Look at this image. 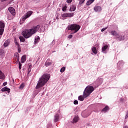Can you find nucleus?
<instances>
[{"label":"nucleus","instance_id":"f257e3e1","mask_svg":"<svg viewBox=\"0 0 128 128\" xmlns=\"http://www.w3.org/2000/svg\"><path fill=\"white\" fill-rule=\"evenodd\" d=\"M40 26L37 25L36 26H34L31 29L25 30L22 32V36H23L24 38H29L32 34H34L36 32H37L38 30H40Z\"/></svg>","mask_w":128,"mask_h":128},{"label":"nucleus","instance_id":"f03ea898","mask_svg":"<svg viewBox=\"0 0 128 128\" xmlns=\"http://www.w3.org/2000/svg\"><path fill=\"white\" fill-rule=\"evenodd\" d=\"M50 75L48 74H43L41 78H40L36 86V90H38L40 88H42V86H44L50 80Z\"/></svg>","mask_w":128,"mask_h":128},{"label":"nucleus","instance_id":"7ed1b4c3","mask_svg":"<svg viewBox=\"0 0 128 128\" xmlns=\"http://www.w3.org/2000/svg\"><path fill=\"white\" fill-rule=\"evenodd\" d=\"M80 26L76 24H70L68 26V30L74 31V34L78 32V30H80Z\"/></svg>","mask_w":128,"mask_h":128},{"label":"nucleus","instance_id":"20e7f679","mask_svg":"<svg viewBox=\"0 0 128 128\" xmlns=\"http://www.w3.org/2000/svg\"><path fill=\"white\" fill-rule=\"evenodd\" d=\"M93 90H94V88L92 86H88L84 92V97L88 98L90 94H92Z\"/></svg>","mask_w":128,"mask_h":128},{"label":"nucleus","instance_id":"39448f33","mask_svg":"<svg viewBox=\"0 0 128 128\" xmlns=\"http://www.w3.org/2000/svg\"><path fill=\"white\" fill-rule=\"evenodd\" d=\"M31 14H32V11H29L26 14H25L22 18V20L23 22L24 20H26V18H30V16Z\"/></svg>","mask_w":128,"mask_h":128},{"label":"nucleus","instance_id":"423d86ee","mask_svg":"<svg viewBox=\"0 0 128 128\" xmlns=\"http://www.w3.org/2000/svg\"><path fill=\"white\" fill-rule=\"evenodd\" d=\"M8 10L12 16H15L16 15V10H14V8L9 7Z\"/></svg>","mask_w":128,"mask_h":128},{"label":"nucleus","instance_id":"0eeeda50","mask_svg":"<svg viewBox=\"0 0 128 128\" xmlns=\"http://www.w3.org/2000/svg\"><path fill=\"white\" fill-rule=\"evenodd\" d=\"M94 12H102V6H96L94 7Z\"/></svg>","mask_w":128,"mask_h":128},{"label":"nucleus","instance_id":"6e6552de","mask_svg":"<svg viewBox=\"0 0 128 128\" xmlns=\"http://www.w3.org/2000/svg\"><path fill=\"white\" fill-rule=\"evenodd\" d=\"M2 92H8V94H10V89L9 88H7L6 86H5L4 88H3L2 90H1Z\"/></svg>","mask_w":128,"mask_h":128},{"label":"nucleus","instance_id":"1a4fd4ad","mask_svg":"<svg viewBox=\"0 0 128 128\" xmlns=\"http://www.w3.org/2000/svg\"><path fill=\"white\" fill-rule=\"evenodd\" d=\"M110 34H111L112 36H116V38H117V36H118V32H116V30L111 31Z\"/></svg>","mask_w":128,"mask_h":128},{"label":"nucleus","instance_id":"9d476101","mask_svg":"<svg viewBox=\"0 0 128 128\" xmlns=\"http://www.w3.org/2000/svg\"><path fill=\"white\" fill-rule=\"evenodd\" d=\"M76 8V5L73 4L70 6V12H74Z\"/></svg>","mask_w":128,"mask_h":128},{"label":"nucleus","instance_id":"9b49d317","mask_svg":"<svg viewBox=\"0 0 128 128\" xmlns=\"http://www.w3.org/2000/svg\"><path fill=\"white\" fill-rule=\"evenodd\" d=\"M60 120V115L58 114H56L54 116V122H56Z\"/></svg>","mask_w":128,"mask_h":128},{"label":"nucleus","instance_id":"f8f14e48","mask_svg":"<svg viewBox=\"0 0 128 128\" xmlns=\"http://www.w3.org/2000/svg\"><path fill=\"white\" fill-rule=\"evenodd\" d=\"M110 110V107L108 106H106L102 110V112H108V110Z\"/></svg>","mask_w":128,"mask_h":128},{"label":"nucleus","instance_id":"ddd939ff","mask_svg":"<svg viewBox=\"0 0 128 128\" xmlns=\"http://www.w3.org/2000/svg\"><path fill=\"white\" fill-rule=\"evenodd\" d=\"M116 38H118V40L120 41V40H124V36H122L118 34V36H117V37H116Z\"/></svg>","mask_w":128,"mask_h":128},{"label":"nucleus","instance_id":"4468645a","mask_svg":"<svg viewBox=\"0 0 128 128\" xmlns=\"http://www.w3.org/2000/svg\"><path fill=\"white\" fill-rule=\"evenodd\" d=\"M0 29L4 30V22L0 21Z\"/></svg>","mask_w":128,"mask_h":128},{"label":"nucleus","instance_id":"2eb2a0df","mask_svg":"<svg viewBox=\"0 0 128 128\" xmlns=\"http://www.w3.org/2000/svg\"><path fill=\"white\" fill-rule=\"evenodd\" d=\"M4 74L2 70H0V80H4Z\"/></svg>","mask_w":128,"mask_h":128},{"label":"nucleus","instance_id":"dca6fc26","mask_svg":"<svg viewBox=\"0 0 128 128\" xmlns=\"http://www.w3.org/2000/svg\"><path fill=\"white\" fill-rule=\"evenodd\" d=\"M51 64H52V62H48V60H46L44 64V65L46 66H51Z\"/></svg>","mask_w":128,"mask_h":128},{"label":"nucleus","instance_id":"f3484780","mask_svg":"<svg viewBox=\"0 0 128 128\" xmlns=\"http://www.w3.org/2000/svg\"><path fill=\"white\" fill-rule=\"evenodd\" d=\"M26 56H23L22 57V58H21V62H22V64H24V62L26 60Z\"/></svg>","mask_w":128,"mask_h":128},{"label":"nucleus","instance_id":"a211bd4d","mask_svg":"<svg viewBox=\"0 0 128 128\" xmlns=\"http://www.w3.org/2000/svg\"><path fill=\"white\" fill-rule=\"evenodd\" d=\"M94 2V0H89L86 2V5L90 6V4H92Z\"/></svg>","mask_w":128,"mask_h":128},{"label":"nucleus","instance_id":"6ab92c4d","mask_svg":"<svg viewBox=\"0 0 128 128\" xmlns=\"http://www.w3.org/2000/svg\"><path fill=\"white\" fill-rule=\"evenodd\" d=\"M102 82H103V80H102V78H98L97 80H96V82H99L98 83V84H102Z\"/></svg>","mask_w":128,"mask_h":128},{"label":"nucleus","instance_id":"aec40b11","mask_svg":"<svg viewBox=\"0 0 128 128\" xmlns=\"http://www.w3.org/2000/svg\"><path fill=\"white\" fill-rule=\"evenodd\" d=\"M108 48V45H105L102 48V52H104Z\"/></svg>","mask_w":128,"mask_h":128},{"label":"nucleus","instance_id":"412c9836","mask_svg":"<svg viewBox=\"0 0 128 128\" xmlns=\"http://www.w3.org/2000/svg\"><path fill=\"white\" fill-rule=\"evenodd\" d=\"M92 52L94 54H98V50H96V48L94 47L92 48Z\"/></svg>","mask_w":128,"mask_h":128},{"label":"nucleus","instance_id":"4be33fe9","mask_svg":"<svg viewBox=\"0 0 128 128\" xmlns=\"http://www.w3.org/2000/svg\"><path fill=\"white\" fill-rule=\"evenodd\" d=\"M10 44V41L8 40H6L4 44V46L5 48H6V46H8Z\"/></svg>","mask_w":128,"mask_h":128},{"label":"nucleus","instance_id":"5701e85b","mask_svg":"<svg viewBox=\"0 0 128 128\" xmlns=\"http://www.w3.org/2000/svg\"><path fill=\"white\" fill-rule=\"evenodd\" d=\"M84 98H86L84 96V94H83V96H79L78 97V100H80V102H82L84 100Z\"/></svg>","mask_w":128,"mask_h":128},{"label":"nucleus","instance_id":"b1692460","mask_svg":"<svg viewBox=\"0 0 128 128\" xmlns=\"http://www.w3.org/2000/svg\"><path fill=\"white\" fill-rule=\"evenodd\" d=\"M19 38L20 40V41L22 42H26V39H24V38L22 36H20L19 37Z\"/></svg>","mask_w":128,"mask_h":128},{"label":"nucleus","instance_id":"393cba45","mask_svg":"<svg viewBox=\"0 0 128 128\" xmlns=\"http://www.w3.org/2000/svg\"><path fill=\"white\" fill-rule=\"evenodd\" d=\"M67 14L68 18H72V16H74V12H68Z\"/></svg>","mask_w":128,"mask_h":128},{"label":"nucleus","instance_id":"a878e982","mask_svg":"<svg viewBox=\"0 0 128 128\" xmlns=\"http://www.w3.org/2000/svg\"><path fill=\"white\" fill-rule=\"evenodd\" d=\"M78 122V117L74 118L73 119V122L76 124V122Z\"/></svg>","mask_w":128,"mask_h":128},{"label":"nucleus","instance_id":"bb28decb","mask_svg":"<svg viewBox=\"0 0 128 128\" xmlns=\"http://www.w3.org/2000/svg\"><path fill=\"white\" fill-rule=\"evenodd\" d=\"M40 36H38L36 38H35L34 40V42L35 44H38V42L40 41Z\"/></svg>","mask_w":128,"mask_h":128},{"label":"nucleus","instance_id":"cd10ccee","mask_svg":"<svg viewBox=\"0 0 128 128\" xmlns=\"http://www.w3.org/2000/svg\"><path fill=\"white\" fill-rule=\"evenodd\" d=\"M62 18H68V13H64L62 16Z\"/></svg>","mask_w":128,"mask_h":128},{"label":"nucleus","instance_id":"c85d7f7f","mask_svg":"<svg viewBox=\"0 0 128 128\" xmlns=\"http://www.w3.org/2000/svg\"><path fill=\"white\" fill-rule=\"evenodd\" d=\"M66 8H67L66 6H63L62 8V12H66Z\"/></svg>","mask_w":128,"mask_h":128},{"label":"nucleus","instance_id":"c756f323","mask_svg":"<svg viewBox=\"0 0 128 128\" xmlns=\"http://www.w3.org/2000/svg\"><path fill=\"white\" fill-rule=\"evenodd\" d=\"M32 72V66L30 65L28 69V74H30V72Z\"/></svg>","mask_w":128,"mask_h":128},{"label":"nucleus","instance_id":"7c9ffc66","mask_svg":"<svg viewBox=\"0 0 128 128\" xmlns=\"http://www.w3.org/2000/svg\"><path fill=\"white\" fill-rule=\"evenodd\" d=\"M4 52V51L2 49H0V56H2Z\"/></svg>","mask_w":128,"mask_h":128},{"label":"nucleus","instance_id":"2f4dec72","mask_svg":"<svg viewBox=\"0 0 128 128\" xmlns=\"http://www.w3.org/2000/svg\"><path fill=\"white\" fill-rule=\"evenodd\" d=\"M64 70H66V67H62L61 69H60V72H64Z\"/></svg>","mask_w":128,"mask_h":128},{"label":"nucleus","instance_id":"473e14b6","mask_svg":"<svg viewBox=\"0 0 128 128\" xmlns=\"http://www.w3.org/2000/svg\"><path fill=\"white\" fill-rule=\"evenodd\" d=\"M4 29H0V36H2V34H4Z\"/></svg>","mask_w":128,"mask_h":128},{"label":"nucleus","instance_id":"72a5a7b5","mask_svg":"<svg viewBox=\"0 0 128 128\" xmlns=\"http://www.w3.org/2000/svg\"><path fill=\"white\" fill-rule=\"evenodd\" d=\"M86 0H80L79 4H84V1Z\"/></svg>","mask_w":128,"mask_h":128},{"label":"nucleus","instance_id":"f704fd0d","mask_svg":"<svg viewBox=\"0 0 128 128\" xmlns=\"http://www.w3.org/2000/svg\"><path fill=\"white\" fill-rule=\"evenodd\" d=\"M16 46H17V47L20 48V44L18 42L16 41H15Z\"/></svg>","mask_w":128,"mask_h":128},{"label":"nucleus","instance_id":"c9c22d12","mask_svg":"<svg viewBox=\"0 0 128 128\" xmlns=\"http://www.w3.org/2000/svg\"><path fill=\"white\" fill-rule=\"evenodd\" d=\"M18 64H19V70H22V64H20V62H19Z\"/></svg>","mask_w":128,"mask_h":128},{"label":"nucleus","instance_id":"e433bc0d","mask_svg":"<svg viewBox=\"0 0 128 128\" xmlns=\"http://www.w3.org/2000/svg\"><path fill=\"white\" fill-rule=\"evenodd\" d=\"M74 104H78V102L76 100H75L74 102Z\"/></svg>","mask_w":128,"mask_h":128},{"label":"nucleus","instance_id":"4c0bfd02","mask_svg":"<svg viewBox=\"0 0 128 128\" xmlns=\"http://www.w3.org/2000/svg\"><path fill=\"white\" fill-rule=\"evenodd\" d=\"M108 28V27H106V28H102V30H101V32H104V30H106Z\"/></svg>","mask_w":128,"mask_h":128},{"label":"nucleus","instance_id":"58836bf2","mask_svg":"<svg viewBox=\"0 0 128 128\" xmlns=\"http://www.w3.org/2000/svg\"><path fill=\"white\" fill-rule=\"evenodd\" d=\"M72 2V0H66V2H68V4H70Z\"/></svg>","mask_w":128,"mask_h":128},{"label":"nucleus","instance_id":"ea45409f","mask_svg":"<svg viewBox=\"0 0 128 128\" xmlns=\"http://www.w3.org/2000/svg\"><path fill=\"white\" fill-rule=\"evenodd\" d=\"M24 84H22L20 86V88H24Z\"/></svg>","mask_w":128,"mask_h":128},{"label":"nucleus","instance_id":"a19ab883","mask_svg":"<svg viewBox=\"0 0 128 128\" xmlns=\"http://www.w3.org/2000/svg\"><path fill=\"white\" fill-rule=\"evenodd\" d=\"M128 118V111L126 112V116H125V120H126Z\"/></svg>","mask_w":128,"mask_h":128},{"label":"nucleus","instance_id":"79ce46f5","mask_svg":"<svg viewBox=\"0 0 128 128\" xmlns=\"http://www.w3.org/2000/svg\"><path fill=\"white\" fill-rule=\"evenodd\" d=\"M68 38L70 39L72 38V35L70 34V35L68 36Z\"/></svg>","mask_w":128,"mask_h":128},{"label":"nucleus","instance_id":"37998d69","mask_svg":"<svg viewBox=\"0 0 128 128\" xmlns=\"http://www.w3.org/2000/svg\"><path fill=\"white\" fill-rule=\"evenodd\" d=\"M6 84H8V82H5L3 84V86H6Z\"/></svg>","mask_w":128,"mask_h":128},{"label":"nucleus","instance_id":"c03bdc74","mask_svg":"<svg viewBox=\"0 0 128 128\" xmlns=\"http://www.w3.org/2000/svg\"><path fill=\"white\" fill-rule=\"evenodd\" d=\"M16 58H17V60H16V62H19V60H20V58H19L18 56H16Z\"/></svg>","mask_w":128,"mask_h":128},{"label":"nucleus","instance_id":"a18cd8bd","mask_svg":"<svg viewBox=\"0 0 128 128\" xmlns=\"http://www.w3.org/2000/svg\"><path fill=\"white\" fill-rule=\"evenodd\" d=\"M18 52H20V48H18Z\"/></svg>","mask_w":128,"mask_h":128},{"label":"nucleus","instance_id":"49530a36","mask_svg":"<svg viewBox=\"0 0 128 128\" xmlns=\"http://www.w3.org/2000/svg\"><path fill=\"white\" fill-rule=\"evenodd\" d=\"M123 128H128V126H124Z\"/></svg>","mask_w":128,"mask_h":128},{"label":"nucleus","instance_id":"de8ad7c7","mask_svg":"<svg viewBox=\"0 0 128 128\" xmlns=\"http://www.w3.org/2000/svg\"><path fill=\"white\" fill-rule=\"evenodd\" d=\"M88 126H92V124H90L89 125L88 124Z\"/></svg>","mask_w":128,"mask_h":128},{"label":"nucleus","instance_id":"09e8293b","mask_svg":"<svg viewBox=\"0 0 128 128\" xmlns=\"http://www.w3.org/2000/svg\"><path fill=\"white\" fill-rule=\"evenodd\" d=\"M2 38V36H0V39Z\"/></svg>","mask_w":128,"mask_h":128}]
</instances>
